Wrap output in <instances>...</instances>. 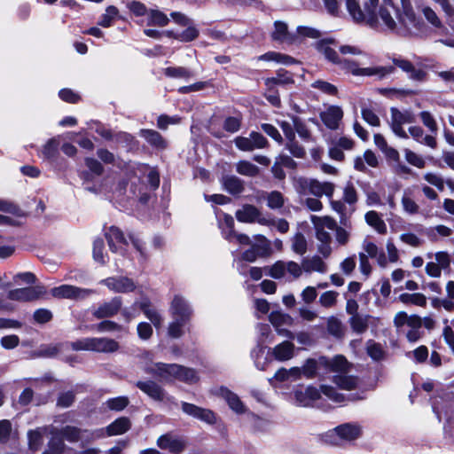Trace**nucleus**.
<instances>
[{"label": "nucleus", "mask_w": 454, "mask_h": 454, "mask_svg": "<svg viewBox=\"0 0 454 454\" xmlns=\"http://www.w3.org/2000/svg\"><path fill=\"white\" fill-rule=\"evenodd\" d=\"M318 51L324 57L337 65L345 73L351 74L354 76H361L362 68L359 64L348 58L340 57L337 51L330 46L328 42H319L317 43Z\"/></svg>", "instance_id": "1"}, {"label": "nucleus", "mask_w": 454, "mask_h": 454, "mask_svg": "<svg viewBox=\"0 0 454 454\" xmlns=\"http://www.w3.org/2000/svg\"><path fill=\"white\" fill-rule=\"evenodd\" d=\"M296 192L301 195L312 194L317 197L323 195L332 198L334 192V184L330 182H319L317 179L298 177L294 180Z\"/></svg>", "instance_id": "2"}, {"label": "nucleus", "mask_w": 454, "mask_h": 454, "mask_svg": "<svg viewBox=\"0 0 454 454\" xmlns=\"http://www.w3.org/2000/svg\"><path fill=\"white\" fill-rule=\"evenodd\" d=\"M73 350L94 351L100 353H113L118 350L119 344L113 339L88 337L76 340L70 343Z\"/></svg>", "instance_id": "3"}, {"label": "nucleus", "mask_w": 454, "mask_h": 454, "mask_svg": "<svg viewBox=\"0 0 454 454\" xmlns=\"http://www.w3.org/2000/svg\"><path fill=\"white\" fill-rule=\"evenodd\" d=\"M346 9L354 22L365 24L371 27H376L379 20L376 11L363 1V8L356 0H346Z\"/></svg>", "instance_id": "4"}, {"label": "nucleus", "mask_w": 454, "mask_h": 454, "mask_svg": "<svg viewBox=\"0 0 454 454\" xmlns=\"http://www.w3.org/2000/svg\"><path fill=\"white\" fill-rule=\"evenodd\" d=\"M326 366L331 371L338 372V374L333 377V381L339 387L345 390H351L356 387L357 380L346 374L349 364L344 356H335L333 360L326 363Z\"/></svg>", "instance_id": "5"}, {"label": "nucleus", "mask_w": 454, "mask_h": 454, "mask_svg": "<svg viewBox=\"0 0 454 454\" xmlns=\"http://www.w3.org/2000/svg\"><path fill=\"white\" fill-rule=\"evenodd\" d=\"M145 357L144 356V360ZM182 366L176 364L150 363L144 362V371L153 373L156 378L162 381L177 380Z\"/></svg>", "instance_id": "6"}, {"label": "nucleus", "mask_w": 454, "mask_h": 454, "mask_svg": "<svg viewBox=\"0 0 454 454\" xmlns=\"http://www.w3.org/2000/svg\"><path fill=\"white\" fill-rule=\"evenodd\" d=\"M427 259L434 258V262L430 261L426 264V273L434 278H438L442 276V270L450 269V255L448 252L439 251L434 254L429 252L426 254Z\"/></svg>", "instance_id": "7"}, {"label": "nucleus", "mask_w": 454, "mask_h": 454, "mask_svg": "<svg viewBox=\"0 0 454 454\" xmlns=\"http://www.w3.org/2000/svg\"><path fill=\"white\" fill-rule=\"evenodd\" d=\"M390 113L391 119L389 125L392 131L399 137L408 138V135L403 129V125L414 122V114L409 110L401 111L395 107L391 108Z\"/></svg>", "instance_id": "8"}, {"label": "nucleus", "mask_w": 454, "mask_h": 454, "mask_svg": "<svg viewBox=\"0 0 454 454\" xmlns=\"http://www.w3.org/2000/svg\"><path fill=\"white\" fill-rule=\"evenodd\" d=\"M303 272L302 263L294 261H278L269 269V275L274 278H282L289 274L293 278H299Z\"/></svg>", "instance_id": "9"}, {"label": "nucleus", "mask_w": 454, "mask_h": 454, "mask_svg": "<svg viewBox=\"0 0 454 454\" xmlns=\"http://www.w3.org/2000/svg\"><path fill=\"white\" fill-rule=\"evenodd\" d=\"M235 145L241 151L251 152L255 149H262L268 146V140L258 132H251L249 137H237L234 139Z\"/></svg>", "instance_id": "10"}, {"label": "nucleus", "mask_w": 454, "mask_h": 454, "mask_svg": "<svg viewBox=\"0 0 454 454\" xmlns=\"http://www.w3.org/2000/svg\"><path fill=\"white\" fill-rule=\"evenodd\" d=\"M94 293L91 289L80 288L71 285H61L51 290L53 297L59 299H84Z\"/></svg>", "instance_id": "11"}, {"label": "nucleus", "mask_w": 454, "mask_h": 454, "mask_svg": "<svg viewBox=\"0 0 454 454\" xmlns=\"http://www.w3.org/2000/svg\"><path fill=\"white\" fill-rule=\"evenodd\" d=\"M181 409L186 415L208 425H215L217 422L216 414L209 409L202 408L186 402H182Z\"/></svg>", "instance_id": "12"}, {"label": "nucleus", "mask_w": 454, "mask_h": 454, "mask_svg": "<svg viewBox=\"0 0 454 454\" xmlns=\"http://www.w3.org/2000/svg\"><path fill=\"white\" fill-rule=\"evenodd\" d=\"M419 28V20L412 8L403 6V12L399 14L397 30L400 33H412Z\"/></svg>", "instance_id": "13"}, {"label": "nucleus", "mask_w": 454, "mask_h": 454, "mask_svg": "<svg viewBox=\"0 0 454 454\" xmlns=\"http://www.w3.org/2000/svg\"><path fill=\"white\" fill-rule=\"evenodd\" d=\"M43 294L41 286H29L10 290L7 298L19 302H28L38 299Z\"/></svg>", "instance_id": "14"}, {"label": "nucleus", "mask_w": 454, "mask_h": 454, "mask_svg": "<svg viewBox=\"0 0 454 454\" xmlns=\"http://www.w3.org/2000/svg\"><path fill=\"white\" fill-rule=\"evenodd\" d=\"M169 310L173 319H179L183 322H188L192 313L189 303L180 295H175Z\"/></svg>", "instance_id": "15"}, {"label": "nucleus", "mask_w": 454, "mask_h": 454, "mask_svg": "<svg viewBox=\"0 0 454 454\" xmlns=\"http://www.w3.org/2000/svg\"><path fill=\"white\" fill-rule=\"evenodd\" d=\"M157 446L173 454H179L185 449L186 442L179 436L165 434L158 438Z\"/></svg>", "instance_id": "16"}, {"label": "nucleus", "mask_w": 454, "mask_h": 454, "mask_svg": "<svg viewBox=\"0 0 454 454\" xmlns=\"http://www.w3.org/2000/svg\"><path fill=\"white\" fill-rule=\"evenodd\" d=\"M235 215L237 220L241 223H254L256 221L262 225H268L270 223L269 219L261 217L259 209L253 205H244L240 209L236 211Z\"/></svg>", "instance_id": "17"}, {"label": "nucleus", "mask_w": 454, "mask_h": 454, "mask_svg": "<svg viewBox=\"0 0 454 454\" xmlns=\"http://www.w3.org/2000/svg\"><path fill=\"white\" fill-rule=\"evenodd\" d=\"M110 250L114 253L123 254L125 247L128 246L121 231L114 226L109 228L106 234Z\"/></svg>", "instance_id": "18"}, {"label": "nucleus", "mask_w": 454, "mask_h": 454, "mask_svg": "<svg viewBox=\"0 0 454 454\" xmlns=\"http://www.w3.org/2000/svg\"><path fill=\"white\" fill-rule=\"evenodd\" d=\"M110 290L116 293H129L136 288L132 279L126 277L108 278L101 281Z\"/></svg>", "instance_id": "19"}, {"label": "nucleus", "mask_w": 454, "mask_h": 454, "mask_svg": "<svg viewBox=\"0 0 454 454\" xmlns=\"http://www.w3.org/2000/svg\"><path fill=\"white\" fill-rule=\"evenodd\" d=\"M121 307V300L114 297L109 301L103 302L93 311V316L98 319L116 315Z\"/></svg>", "instance_id": "20"}, {"label": "nucleus", "mask_w": 454, "mask_h": 454, "mask_svg": "<svg viewBox=\"0 0 454 454\" xmlns=\"http://www.w3.org/2000/svg\"><path fill=\"white\" fill-rule=\"evenodd\" d=\"M334 432L340 440L351 442L361 436L362 427L356 423H345L336 427Z\"/></svg>", "instance_id": "21"}, {"label": "nucleus", "mask_w": 454, "mask_h": 454, "mask_svg": "<svg viewBox=\"0 0 454 454\" xmlns=\"http://www.w3.org/2000/svg\"><path fill=\"white\" fill-rule=\"evenodd\" d=\"M324 124L330 129H337L343 117L342 109L337 106H331L320 114Z\"/></svg>", "instance_id": "22"}, {"label": "nucleus", "mask_w": 454, "mask_h": 454, "mask_svg": "<svg viewBox=\"0 0 454 454\" xmlns=\"http://www.w3.org/2000/svg\"><path fill=\"white\" fill-rule=\"evenodd\" d=\"M395 66L401 68L403 72L408 74L410 79L416 82H423L427 78V72L421 68H417L411 62L403 59H395Z\"/></svg>", "instance_id": "23"}, {"label": "nucleus", "mask_w": 454, "mask_h": 454, "mask_svg": "<svg viewBox=\"0 0 454 454\" xmlns=\"http://www.w3.org/2000/svg\"><path fill=\"white\" fill-rule=\"evenodd\" d=\"M219 395L227 402L230 409L237 414H244L247 412V407L239 399L238 395L231 392L227 387H221L219 389Z\"/></svg>", "instance_id": "24"}, {"label": "nucleus", "mask_w": 454, "mask_h": 454, "mask_svg": "<svg viewBox=\"0 0 454 454\" xmlns=\"http://www.w3.org/2000/svg\"><path fill=\"white\" fill-rule=\"evenodd\" d=\"M294 395L299 405L308 407L320 398V391L315 387L309 386L303 390L295 391Z\"/></svg>", "instance_id": "25"}, {"label": "nucleus", "mask_w": 454, "mask_h": 454, "mask_svg": "<svg viewBox=\"0 0 454 454\" xmlns=\"http://www.w3.org/2000/svg\"><path fill=\"white\" fill-rule=\"evenodd\" d=\"M144 140L158 152L164 151L168 146L167 139L154 129H144Z\"/></svg>", "instance_id": "26"}, {"label": "nucleus", "mask_w": 454, "mask_h": 454, "mask_svg": "<svg viewBox=\"0 0 454 454\" xmlns=\"http://www.w3.org/2000/svg\"><path fill=\"white\" fill-rule=\"evenodd\" d=\"M295 347L294 343L285 340L276 345L271 349L273 357L279 362H285L292 359L294 356Z\"/></svg>", "instance_id": "27"}, {"label": "nucleus", "mask_w": 454, "mask_h": 454, "mask_svg": "<svg viewBox=\"0 0 454 454\" xmlns=\"http://www.w3.org/2000/svg\"><path fill=\"white\" fill-rule=\"evenodd\" d=\"M392 11H394V7L390 4L381 6L379 12L376 11L379 24L375 28L380 26H384L386 29L392 31L397 28V23L392 17Z\"/></svg>", "instance_id": "28"}, {"label": "nucleus", "mask_w": 454, "mask_h": 454, "mask_svg": "<svg viewBox=\"0 0 454 454\" xmlns=\"http://www.w3.org/2000/svg\"><path fill=\"white\" fill-rule=\"evenodd\" d=\"M303 271L305 273L318 272L325 273L328 270L327 264L318 255L303 258L301 261Z\"/></svg>", "instance_id": "29"}, {"label": "nucleus", "mask_w": 454, "mask_h": 454, "mask_svg": "<svg viewBox=\"0 0 454 454\" xmlns=\"http://www.w3.org/2000/svg\"><path fill=\"white\" fill-rule=\"evenodd\" d=\"M59 139L52 137L49 139L40 150L38 155L44 160L53 162L59 155Z\"/></svg>", "instance_id": "30"}, {"label": "nucleus", "mask_w": 454, "mask_h": 454, "mask_svg": "<svg viewBox=\"0 0 454 454\" xmlns=\"http://www.w3.org/2000/svg\"><path fill=\"white\" fill-rule=\"evenodd\" d=\"M395 67L392 66H374L362 68L361 76L375 77L379 80L384 79L393 74Z\"/></svg>", "instance_id": "31"}, {"label": "nucleus", "mask_w": 454, "mask_h": 454, "mask_svg": "<svg viewBox=\"0 0 454 454\" xmlns=\"http://www.w3.org/2000/svg\"><path fill=\"white\" fill-rule=\"evenodd\" d=\"M144 15L146 17V23L148 26L165 27L169 21L168 16L164 12L156 9L146 10L144 7Z\"/></svg>", "instance_id": "32"}, {"label": "nucleus", "mask_w": 454, "mask_h": 454, "mask_svg": "<svg viewBox=\"0 0 454 454\" xmlns=\"http://www.w3.org/2000/svg\"><path fill=\"white\" fill-rule=\"evenodd\" d=\"M409 133L417 142L420 144L426 145L433 149L437 145L435 137L431 135L424 136V130L419 126L410 127Z\"/></svg>", "instance_id": "33"}, {"label": "nucleus", "mask_w": 454, "mask_h": 454, "mask_svg": "<svg viewBox=\"0 0 454 454\" xmlns=\"http://www.w3.org/2000/svg\"><path fill=\"white\" fill-rule=\"evenodd\" d=\"M365 222L372 227L378 233L385 234L387 232V225L381 216L376 211H369L364 215Z\"/></svg>", "instance_id": "34"}, {"label": "nucleus", "mask_w": 454, "mask_h": 454, "mask_svg": "<svg viewBox=\"0 0 454 454\" xmlns=\"http://www.w3.org/2000/svg\"><path fill=\"white\" fill-rule=\"evenodd\" d=\"M144 316L154 325L156 329H159L162 325V317L159 313L158 309L152 305L150 302L144 299Z\"/></svg>", "instance_id": "35"}, {"label": "nucleus", "mask_w": 454, "mask_h": 454, "mask_svg": "<svg viewBox=\"0 0 454 454\" xmlns=\"http://www.w3.org/2000/svg\"><path fill=\"white\" fill-rule=\"evenodd\" d=\"M224 189L231 194H239L244 190L243 181L236 176H226L223 178Z\"/></svg>", "instance_id": "36"}, {"label": "nucleus", "mask_w": 454, "mask_h": 454, "mask_svg": "<svg viewBox=\"0 0 454 454\" xmlns=\"http://www.w3.org/2000/svg\"><path fill=\"white\" fill-rule=\"evenodd\" d=\"M130 422L127 418H119L111 423L106 428L107 435L121 434L129 430Z\"/></svg>", "instance_id": "37"}, {"label": "nucleus", "mask_w": 454, "mask_h": 454, "mask_svg": "<svg viewBox=\"0 0 454 454\" xmlns=\"http://www.w3.org/2000/svg\"><path fill=\"white\" fill-rule=\"evenodd\" d=\"M49 433L52 435V438L49 442L50 451L55 454L62 453L66 445L63 442V438L59 434V429L51 426L49 427Z\"/></svg>", "instance_id": "38"}, {"label": "nucleus", "mask_w": 454, "mask_h": 454, "mask_svg": "<svg viewBox=\"0 0 454 454\" xmlns=\"http://www.w3.org/2000/svg\"><path fill=\"white\" fill-rule=\"evenodd\" d=\"M163 74L169 78L180 79L188 81L192 76V73L186 67H168L163 69Z\"/></svg>", "instance_id": "39"}, {"label": "nucleus", "mask_w": 454, "mask_h": 454, "mask_svg": "<svg viewBox=\"0 0 454 454\" xmlns=\"http://www.w3.org/2000/svg\"><path fill=\"white\" fill-rule=\"evenodd\" d=\"M236 171L242 176L254 177L259 174V168L248 160H239L236 163Z\"/></svg>", "instance_id": "40"}, {"label": "nucleus", "mask_w": 454, "mask_h": 454, "mask_svg": "<svg viewBox=\"0 0 454 454\" xmlns=\"http://www.w3.org/2000/svg\"><path fill=\"white\" fill-rule=\"evenodd\" d=\"M399 301L404 304H413L420 307H425L427 304V298L423 294L414 293L408 294L404 293L399 295Z\"/></svg>", "instance_id": "41"}, {"label": "nucleus", "mask_w": 454, "mask_h": 454, "mask_svg": "<svg viewBox=\"0 0 454 454\" xmlns=\"http://www.w3.org/2000/svg\"><path fill=\"white\" fill-rule=\"evenodd\" d=\"M269 320L275 329L285 325H291L293 324V318L291 316L280 311L271 312L269 316Z\"/></svg>", "instance_id": "42"}, {"label": "nucleus", "mask_w": 454, "mask_h": 454, "mask_svg": "<svg viewBox=\"0 0 454 454\" xmlns=\"http://www.w3.org/2000/svg\"><path fill=\"white\" fill-rule=\"evenodd\" d=\"M49 431V427H39L35 430L29 431L27 434L28 446L32 450H37L43 442V434Z\"/></svg>", "instance_id": "43"}, {"label": "nucleus", "mask_w": 454, "mask_h": 454, "mask_svg": "<svg viewBox=\"0 0 454 454\" xmlns=\"http://www.w3.org/2000/svg\"><path fill=\"white\" fill-rule=\"evenodd\" d=\"M369 316L366 315H355L349 319L351 328L356 333H363L368 328Z\"/></svg>", "instance_id": "44"}, {"label": "nucleus", "mask_w": 454, "mask_h": 454, "mask_svg": "<svg viewBox=\"0 0 454 454\" xmlns=\"http://www.w3.org/2000/svg\"><path fill=\"white\" fill-rule=\"evenodd\" d=\"M275 30L272 33V38L279 42H291L292 36L287 31V25L282 21H276Z\"/></svg>", "instance_id": "45"}, {"label": "nucleus", "mask_w": 454, "mask_h": 454, "mask_svg": "<svg viewBox=\"0 0 454 454\" xmlns=\"http://www.w3.org/2000/svg\"><path fill=\"white\" fill-rule=\"evenodd\" d=\"M259 60L275 61L285 65H290L294 60L292 57L278 52L270 51L258 57Z\"/></svg>", "instance_id": "46"}, {"label": "nucleus", "mask_w": 454, "mask_h": 454, "mask_svg": "<svg viewBox=\"0 0 454 454\" xmlns=\"http://www.w3.org/2000/svg\"><path fill=\"white\" fill-rule=\"evenodd\" d=\"M294 130L304 141H311L312 136L306 124L297 116H292Z\"/></svg>", "instance_id": "47"}, {"label": "nucleus", "mask_w": 454, "mask_h": 454, "mask_svg": "<svg viewBox=\"0 0 454 454\" xmlns=\"http://www.w3.org/2000/svg\"><path fill=\"white\" fill-rule=\"evenodd\" d=\"M81 429L71 426H67L63 427L61 430H59V434L63 439H66L67 441L71 442H75L79 441L81 438Z\"/></svg>", "instance_id": "48"}, {"label": "nucleus", "mask_w": 454, "mask_h": 454, "mask_svg": "<svg viewBox=\"0 0 454 454\" xmlns=\"http://www.w3.org/2000/svg\"><path fill=\"white\" fill-rule=\"evenodd\" d=\"M220 227L223 230V234L224 238L231 241V236L234 232V220L233 217L230 215H223V219L220 222Z\"/></svg>", "instance_id": "49"}, {"label": "nucleus", "mask_w": 454, "mask_h": 454, "mask_svg": "<svg viewBox=\"0 0 454 454\" xmlns=\"http://www.w3.org/2000/svg\"><path fill=\"white\" fill-rule=\"evenodd\" d=\"M186 323L179 319H173L168 326V335L174 339L181 338L184 333V326Z\"/></svg>", "instance_id": "50"}, {"label": "nucleus", "mask_w": 454, "mask_h": 454, "mask_svg": "<svg viewBox=\"0 0 454 454\" xmlns=\"http://www.w3.org/2000/svg\"><path fill=\"white\" fill-rule=\"evenodd\" d=\"M294 81L292 77L288 74L286 71H278L276 77L268 78L265 81V84L268 87H271L273 85H278V84H288L292 83Z\"/></svg>", "instance_id": "51"}, {"label": "nucleus", "mask_w": 454, "mask_h": 454, "mask_svg": "<svg viewBox=\"0 0 454 454\" xmlns=\"http://www.w3.org/2000/svg\"><path fill=\"white\" fill-rule=\"evenodd\" d=\"M331 207L333 210H334L340 216V222L344 223V221L348 218V216L354 211V208L348 209L345 205L344 200H331Z\"/></svg>", "instance_id": "52"}, {"label": "nucleus", "mask_w": 454, "mask_h": 454, "mask_svg": "<svg viewBox=\"0 0 454 454\" xmlns=\"http://www.w3.org/2000/svg\"><path fill=\"white\" fill-rule=\"evenodd\" d=\"M144 393L154 400H162L164 397L162 388L153 382L144 383Z\"/></svg>", "instance_id": "53"}, {"label": "nucleus", "mask_w": 454, "mask_h": 454, "mask_svg": "<svg viewBox=\"0 0 454 454\" xmlns=\"http://www.w3.org/2000/svg\"><path fill=\"white\" fill-rule=\"evenodd\" d=\"M292 249L297 254L302 255L307 251V240L301 233H296L292 240Z\"/></svg>", "instance_id": "54"}, {"label": "nucleus", "mask_w": 454, "mask_h": 454, "mask_svg": "<svg viewBox=\"0 0 454 454\" xmlns=\"http://www.w3.org/2000/svg\"><path fill=\"white\" fill-rule=\"evenodd\" d=\"M117 15V8L113 5L108 6L106 10V12L101 16L98 21V25L103 27H109Z\"/></svg>", "instance_id": "55"}, {"label": "nucleus", "mask_w": 454, "mask_h": 454, "mask_svg": "<svg viewBox=\"0 0 454 454\" xmlns=\"http://www.w3.org/2000/svg\"><path fill=\"white\" fill-rule=\"evenodd\" d=\"M129 404V400L125 396H118L115 398L108 399L105 405L111 411H120L126 408Z\"/></svg>", "instance_id": "56"}, {"label": "nucleus", "mask_w": 454, "mask_h": 454, "mask_svg": "<svg viewBox=\"0 0 454 454\" xmlns=\"http://www.w3.org/2000/svg\"><path fill=\"white\" fill-rule=\"evenodd\" d=\"M284 203V197L279 192L273 191L267 196V206L271 209L280 208L283 207Z\"/></svg>", "instance_id": "57"}, {"label": "nucleus", "mask_w": 454, "mask_h": 454, "mask_svg": "<svg viewBox=\"0 0 454 454\" xmlns=\"http://www.w3.org/2000/svg\"><path fill=\"white\" fill-rule=\"evenodd\" d=\"M403 153L408 163L419 168L425 167L426 161L420 155L407 148L403 150Z\"/></svg>", "instance_id": "58"}, {"label": "nucleus", "mask_w": 454, "mask_h": 454, "mask_svg": "<svg viewBox=\"0 0 454 454\" xmlns=\"http://www.w3.org/2000/svg\"><path fill=\"white\" fill-rule=\"evenodd\" d=\"M177 380L186 384H193L199 380V377L195 370L182 366L181 373Z\"/></svg>", "instance_id": "59"}, {"label": "nucleus", "mask_w": 454, "mask_h": 454, "mask_svg": "<svg viewBox=\"0 0 454 454\" xmlns=\"http://www.w3.org/2000/svg\"><path fill=\"white\" fill-rule=\"evenodd\" d=\"M339 294L335 291H326L319 297V303L322 307L331 308L337 302Z\"/></svg>", "instance_id": "60"}, {"label": "nucleus", "mask_w": 454, "mask_h": 454, "mask_svg": "<svg viewBox=\"0 0 454 454\" xmlns=\"http://www.w3.org/2000/svg\"><path fill=\"white\" fill-rule=\"evenodd\" d=\"M343 200L352 207L357 201V193L354 185L351 183H348L343 190Z\"/></svg>", "instance_id": "61"}, {"label": "nucleus", "mask_w": 454, "mask_h": 454, "mask_svg": "<svg viewBox=\"0 0 454 454\" xmlns=\"http://www.w3.org/2000/svg\"><path fill=\"white\" fill-rule=\"evenodd\" d=\"M147 183L148 188L152 191L156 190L160 185V173L155 168L147 167Z\"/></svg>", "instance_id": "62"}, {"label": "nucleus", "mask_w": 454, "mask_h": 454, "mask_svg": "<svg viewBox=\"0 0 454 454\" xmlns=\"http://www.w3.org/2000/svg\"><path fill=\"white\" fill-rule=\"evenodd\" d=\"M321 392L331 401L340 403L344 401V396L339 394L336 389L331 386L322 385Z\"/></svg>", "instance_id": "63"}, {"label": "nucleus", "mask_w": 454, "mask_h": 454, "mask_svg": "<svg viewBox=\"0 0 454 454\" xmlns=\"http://www.w3.org/2000/svg\"><path fill=\"white\" fill-rule=\"evenodd\" d=\"M302 375L307 379H312L317 372V363L315 359H308L301 367Z\"/></svg>", "instance_id": "64"}]
</instances>
